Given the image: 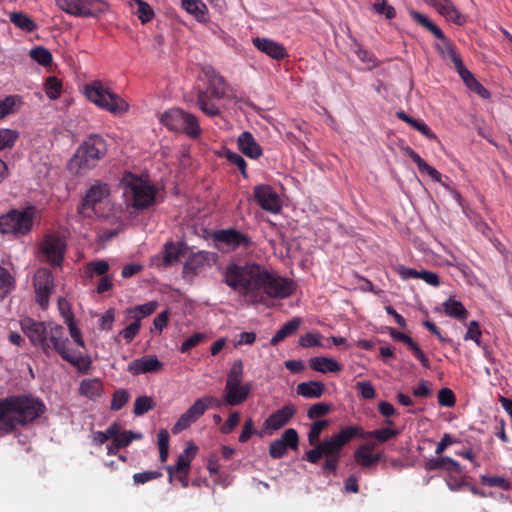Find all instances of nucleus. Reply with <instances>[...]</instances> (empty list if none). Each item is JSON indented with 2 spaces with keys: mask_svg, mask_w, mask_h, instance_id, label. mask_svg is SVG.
Listing matches in <instances>:
<instances>
[{
  "mask_svg": "<svg viewBox=\"0 0 512 512\" xmlns=\"http://www.w3.org/2000/svg\"><path fill=\"white\" fill-rule=\"evenodd\" d=\"M223 282L252 305L267 304L269 298L284 299L295 291L293 280L283 278L257 263L228 265Z\"/></svg>",
  "mask_w": 512,
  "mask_h": 512,
  "instance_id": "f257e3e1",
  "label": "nucleus"
},
{
  "mask_svg": "<svg viewBox=\"0 0 512 512\" xmlns=\"http://www.w3.org/2000/svg\"><path fill=\"white\" fill-rule=\"evenodd\" d=\"M45 411L44 404L31 396L18 395L0 399V430L11 432L37 419Z\"/></svg>",
  "mask_w": 512,
  "mask_h": 512,
  "instance_id": "f03ea898",
  "label": "nucleus"
},
{
  "mask_svg": "<svg viewBox=\"0 0 512 512\" xmlns=\"http://www.w3.org/2000/svg\"><path fill=\"white\" fill-rule=\"evenodd\" d=\"M106 153L104 138L99 134H91L77 148L69 162V170L76 175H84L95 168Z\"/></svg>",
  "mask_w": 512,
  "mask_h": 512,
  "instance_id": "7ed1b4c3",
  "label": "nucleus"
},
{
  "mask_svg": "<svg viewBox=\"0 0 512 512\" xmlns=\"http://www.w3.org/2000/svg\"><path fill=\"white\" fill-rule=\"evenodd\" d=\"M361 431L358 426H347L337 434L319 442L313 449L307 451L303 460L316 464L322 457H340V451L348 442Z\"/></svg>",
  "mask_w": 512,
  "mask_h": 512,
  "instance_id": "20e7f679",
  "label": "nucleus"
},
{
  "mask_svg": "<svg viewBox=\"0 0 512 512\" xmlns=\"http://www.w3.org/2000/svg\"><path fill=\"white\" fill-rule=\"evenodd\" d=\"M84 95L97 107L109 113L121 116L129 110V104L118 94L110 91L100 80L84 86Z\"/></svg>",
  "mask_w": 512,
  "mask_h": 512,
  "instance_id": "39448f33",
  "label": "nucleus"
},
{
  "mask_svg": "<svg viewBox=\"0 0 512 512\" xmlns=\"http://www.w3.org/2000/svg\"><path fill=\"white\" fill-rule=\"evenodd\" d=\"M48 342L63 360L72 364L79 372H88L91 366L90 357L68 348L69 340L61 325H49Z\"/></svg>",
  "mask_w": 512,
  "mask_h": 512,
  "instance_id": "423d86ee",
  "label": "nucleus"
},
{
  "mask_svg": "<svg viewBox=\"0 0 512 512\" xmlns=\"http://www.w3.org/2000/svg\"><path fill=\"white\" fill-rule=\"evenodd\" d=\"M244 367L242 360L233 362L228 371L223 391L224 403L228 406H238L244 403L249 397L251 384H242Z\"/></svg>",
  "mask_w": 512,
  "mask_h": 512,
  "instance_id": "0eeeda50",
  "label": "nucleus"
},
{
  "mask_svg": "<svg viewBox=\"0 0 512 512\" xmlns=\"http://www.w3.org/2000/svg\"><path fill=\"white\" fill-rule=\"evenodd\" d=\"M160 122L171 132L183 133L194 139L201 135L198 118L181 108H171L165 111L160 116Z\"/></svg>",
  "mask_w": 512,
  "mask_h": 512,
  "instance_id": "6e6552de",
  "label": "nucleus"
},
{
  "mask_svg": "<svg viewBox=\"0 0 512 512\" xmlns=\"http://www.w3.org/2000/svg\"><path fill=\"white\" fill-rule=\"evenodd\" d=\"M35 207L27 206L22 210L12 209L0 216V231L2 234L26 235L33 227Z\"/></svg>",
  "mask_w": 512,
  "mask_h": 512,
  "instance_id": "1a4fd4ad",
  "label": "nucleus"
},
{
  "mask_svg": "<svg viewBox=\"0 0 512 512\" xmlns=\"http://www.w3.org/2000/svg\"><path fill=\"white\" fill-rule=\"evenodd\" d=\"M410 16L440 40V42L436 44V48L443 58L450 59L453 64L461 59L453 43L444 35L443 31L432 20L415 10L410 11Z\"/></svg>",
  "mask_w": 512,
  "mask_h": 512,
  "instance_id": "9d476101",
  "label": "nucleus"
},
{
  "mask_svg": "<svg viewBox=\"0 0 512 512\" xmlns=\"http://www.w3.org/2000/svg\"><path fill=\"white\" fill-rule=\"evenodd\" d=\"M64 12L78 17H97L109 10L104 0H56Z\"/></svg>",
  "mask_w": 512,
  "mask_h": 512,
  "instance_id": "9b49d317",
  "label": "nucleus"
},
{
  "mask_svg": "<svg viewBox=\"0 0 512 512\" xmlns=\"http://www.w3.org/2000/svg\"><path fill=\"white\" fill-rule=\"evenodd\" d=\"M219 407L221 402L218 398L204 396L195 400V402L183 413L172 427V432L177 434L187 429L192 423L196 422L210 407Z\"/></svg>",
  "mask_w": 512,
  "mask_h": 512,
  "instance_id": "f8f14e48",
  "label": "nucleus"
},
{
  "mask_svg": "<svg viewBox=\"0 0 512 512\" xmlns=\"http://www.w3.org/2000/svg\"><path fill=\"white\" fill-rule=\"evenodd\" d=\"M110 195L108 184L96 181L85 193L81 204L77 208L78 214L84 218H91L95 215V206L101 203Z\"/></svg>",
  "mask_w": 512,
  "mask_h": 512,
  "instance_id": "ddd939ff",
  "label": "nucleus"
},
{
  "mask_svg": "<svg viewBox=\"0 0 512 512\" xmlns=\"http://www.w3.org/2000/svg\"><path fill=\"white\" fill-rule=\"evenodd\" d=\"M21 329L28 337L31 344L40 347L44 353H48L51 346L48 342L49 329L44 322L35 321L32 318H24L21 322Z\"/></svg>",
  "mask_w": 512,
  "mask_h": 512,
  "instance_id": "4468645a",
  "label": "nucleus"
},
{
  "mask_svg": "<svg viewBox=\"0 0 512 512\" xmlns=\"http://www.w3.org/2000/svg\"><path fill=\"white\" fill-rule=\"evenodd\" d=\"M40 254L53 266H60L64 259L65 243L61 237L48 234L39 244Z\"/></svg>",
  "mask_w": 512,
  "mask_h": 512,
  "instance_id": "2eb2a0df",
  "label": "nucleus"
},
{
  "mask_svg": "<svg viewBox=\"0 0 512 512\" xmlns=\"http://www.w3.org/2000/svg\"><path fill=\"white\" fill-rule=\"evenodd\" d=\"M202 73L207 80L208 95L214 99H228L231 97L232 89L225 78L220 75L212 66L202 67Z\"/></svg>",
  "mask_w": 512,
  "mask_h": 512,
  "instance_id": "dca6fc26",
  "label": "nucleus"
},
{
  "mask_svg": "<svg viewBox=\"0 0 512 512\" xmlns=\"http://www.w3.org/2000/svg\"><path fill=\"white\" fill-rule=\"evenodd\" d=\"M36 301L41 308L46 309L49 304V297L54 291V278L48 269H40L34 277Z\"/></svg>",
  "mask_w": 512,
  "mask_h": 512,
  "instance_id": "f3484780",
  "label": "nucleus"
},
{
  "mask_svg": "<svg viewBox=\"0 0 512 512\" xmlns=\"http://www.w3.org/2000/svg\"><path fill=\"white\" fill-rule=\"evenodd\" d=\"M254 197L263 210L273 214L280 212L282 207L280 197L270 185L255 186Z\"/></svg>",
  "mask_w": 512,
  "mask_h": 512,
  "instance_id": "a211bd4d",
  "label": "nucleus"
},
{
  "mask_svg": "<svg viewBox=\"0 0 512 512\" xmlns=\"http://www.w3.org/2000/svg\"><path fill=\"white\" fill-rule=\"evenodd\" d=\"M298 444V432L294 428H289L283 432L279 439L270 444L269 455L274 459H280L287 453L288 448L296 450Z\"/></svg>",
  "mask_w": 512,
  "mask_h": 512,
  "instance_id": "6ab92c4d",
  "label": "nucleus"
},
{
  "mask_svg": "<svg viewBox=\"0 0 512 512\" xmlns=\"http://www.w3.org/2000/svg\"><path fill=\"white\" fill-rule=\"evenodd\" d=\"M132 196L133 206L136 209H145L155 201L154 189L141 180H134L128 185Z\"/></svg>",
  "mask_w": 512,
  "mask_h": 512,
  "instance_id": "aec40b11",
  "label": "nucleus"
},
{
  "mask_svg": "<svg viewBox=\"0 0 512 512\" xmlns=\"http://www.w3.org/2000/svg\"><path fill=\"white\" fill-rule=\"evenodd\" d=\"M164 367L155 355L143 356L137 358L128 364L127 370L132 375H140L145 373H158Z\"/></svg>",
  "mask_w": 512,
  "mask_h": 512,
  "instance_id": "412c9836",
  "label": "nucleus"
},
{
  "mask_svg": "<svg viewBox=\"0 0 512 512\" xmlns=\"http://www.w3.org/2000/svg\"><path fill=\"white\" fill-rule=\"evenodd\" d=\"M296 412L297 408L294 404H286L279 410L269 415V417L264 422V426L266 429L273 431L279 430L294 417Z\"/></svg>",
  "mask_w": 512,
  "mask_h": 512,
  "instance_id": "4be33fe9",
  "label": "nucleus"
},
{
  "mask_svg": "<svg viewBox=\"0 0 512 512\" xmlns=\"http://www.w3.org/2000/svg\"><path fill=\"white\" fill-rule=\"evenodd\" d=\"M214 239L218 242L225 243L232 249L239 247L248 248L252 245L251 239L246 234H243L235 229L217 231L214 234Z\"/></svg>",
  "mask_w": 512,
  "mask_h": 512,
  "instance_id": "5701e85b",
  "label": "nucleus"
},
{
  "mask_svg": "<svg viewBox=\"0 0 512 512\" xmlns=\"http://www.w3.org/2000/svg\"><path fill=\"white\" fill-rule=\"evenodd\" d=\"M252 42L259 51L265 53L272 59L282 60L288 56L286 48L274 40L256 37L253 38Z\"/></svg>",
  "mask_w": 512,
  "mask_h": 512,
  "instance_id": "b1692460",
  "label": "nucleus"
},
{
  "mask_svg": "<svg viewBox=\"0 0 512 512\" xmlns=\"http://www.w3.org/2000/svg\"><path fill=\"white\" fill-rule=\"evenodd\" d=\"M211 254L206 251L192 253L183 265V275L194 277L198 272L208 264Z\"/></svg>",
  "mask_w": 512,
  "mask_h": 512,
  "instance_id": "393cba45",
  "label": "nucleus"
},
{
  "mask_svg": "<svg viewBox=\"0 0 512 512\" xmlns=\"http://www.w3.org/2000/svg\"><path fill=\"white\" fill-rule=\"evenodd\" d=\"M187 251L188 246L185 242H167L163 249V266L167 267L177 263Z\"/></svg>",
  "mask_w": 512,
  "mask_h": 512,
  "instance_id": "a878e982",
  "label": "nucleus"
},
{
  "mask_svg": "<svg viewBox=\"0 0 512 512\" xmlns=\"http://www.w3.org/2000/svg\"><path fill=\"white\" fill-rule=\"evenodd\" d=\"M239 150L249 158L257 159L262 155V148L250 132H243L238 137Z\"/></svg>",
  "mask_w": 512,
  "mask_h": 512,
  "instance_id": "bb28decb",
  "label": "nucleus"
},
{
  "mask_svg": "<svg viewBox=\"0 0 512 512\" xmlns=\"http://www.w3.org/2000/svg\"><path fill=\"white\" fill-rule=\"evenodd\" d=\"M405 152L406 155L417 165L420 173L427 174L435 182H441V173L424 161L418 153L410 147H406Z\"/></svg>",
  "mask_w": 512,
  "mask_h": 512,
  "instance_id": "cd10ccee",
  "label": "nucleus"
},
{
  "mask_svg": "<svg viewBox=\"0 0 512 512\" xmlns=\"http://www.w3.org/2000/svg\"><path fill=\"white\" fill-rule=\"evenodd\" d=\"M325 389V384L321 381H308L299 383L296 391L298 395L304 398L315 399L321 397Z\"/></svg>",
  "mask_w": 512,
  "mask_h": 512,
  "instance_id": "c85d7f7f",
  "label": "nucleus"
},
{
  "mask_svg": "<svg viewBox=\"0 0 512 512\" xmlns=\"http://www.w3.org/2000/svg\"><path fill=\"white\" fill-rule=\"evenodd\" d=\"M104 391L103 384L100 379H84L79 386V393L90 400H96Z\"/></svg>",
  "mask_w": 512,
  "mask_h": 512,
  "instance_id": "c756f323",
  "label": "nucleus"
},
{
  "mask_svg": "<svg viewBox=\"0 0 512 512\" xmlns=\"http://www.w3.org/2000/svg\"><path fill=\"white\" fill-rule=\"evenodd\" d=\"M309 366L312 370L320 373H334L341 370V365L336 360L324 356L310 358Z\"/></svg>",
  "mask_w": 512,
  "mask_h": 512,
  "instance_id": "7c9ffc66",
  "label": "nucleus"
},
{
  "mask_svg": "<svg viewBox=\"0 0 512 512\" xmlns=\"http://www.w3.org/2000/svg\"><path fill=\"white\" fill-rule=\"evenodd\" d=\"M437 11L456 25L462 26L467 22V17L455 7L451 0H444V3H442V6Z\"/></svg>",
  "mask_w": 512,
  "mask_h": 512,
  "instance_id": "2f4dec72",
  "label": "nucleus"
},
{
  "mask_svg": "<svg viewBox=\"0 0 512 512\" xmlns=\"http://www.w3.org/2000/svg\"><path fill=\"white\" fill-rule=\"evenodd\" d=\"M210 97L208 91H204L203 89L198 90L196 97L197 106L209 117L219 116L221 114L220 108L215 105Z\"/></svg>",
  "mask_w": 512,
  "mask_h": 512,
  "instance_id": "473e14b6",
  "label": "nucleus"
},
{
  "mask_svg": "<svg viewBox=\"0 0 512 512\" xmlns=\"http://www.w3.org/2000/svg\"><path fill=\"white\" fill-rule=\"evenodd\" d=\"M129 5L142 24H146L153 19L154 11L147 2L143 0H131Z\"/></svg>",
  "mask_w": 512,
  "mask_h": 512,
  "instance_id": "72a5a7b5",
  "label": "nucleus"
},
{
  "mask_svg": "<svg viewBox=\"0 0 512 512\" xmlns=\"http://www.w3.org/2000/svg\"><path fill=\"white\" fill-rule=\"evenodd\" d=\"M301 325L300 318H293L290 321L286 322L271 338L270 344L272 346L277 345L281 341H283L286 337L294 334Z\"/></svg>",
  "mask_w": 512,
  "mask_h": 512,
  "instance_id": "f704fd0d",
  "label": "nucleus"
},
{
  "mask_svg": "<svg viewBox=\"0 0 512 512\" xmlns=\"http://www.w3.org/2000/svg\"><path fill=\"white\" fill-rule=\"evenodd\" d=\"M444 312L453 318L464 320L468 316V311L464 305L453 298H449L443 303Z\"/></svg>",
  "mask_w": 512,
  "mask_h": 512,
  "instance_id": "c9c22d12",
  "label": "nucleus"
},
{
  "mask_svg": "<svg viewBox=\"0 0 512 512\" xmlns=\"http://www.w3.org/2000/svg\"><path fill=\"white\" fill-rule=\"evenodd\" d=\"M197 452V447L192 443L178 456L176 461V472H188L190 468V464L195 457Z\"/></svg>",
  "mask_w": 512,
  "mask_h": 512,
  "instance_id": "e433bc0d",
  "label": "nucleus"
},
{
  "mask_svg": "<svg viewBox=\"0 0 512 512\" xmlns=\"http://www.w3.org/2000/svg\"><path fill=\"white\" fill-rule=\"evenodd\" d=\"M182 7L199 21L206 20L207 7L202 0H182Z\"/></svg>",
  "mask_w": 512,
  "mask_h": 512,
  "instance_id": "4c0bfd02",
  "label": "nucleus"
},
{
  "mask_svg": "<svg viewBox=\"0 0 512 512\" xmlns=\"http://www.w3.org/2000/svg\"><path fill=\"white\" fill-rule=\"evenodd\" d=\"M10 21L18 28L25 32H33L36 30V23L26 14L22 12H12L10 14Z\"/></svg>",
  "mask_w": 512,
  "mask_h": 512,
  "instance_id": "58836bf2",
  "label": "nucleus"
},
{
  "mask_svg": "<svg viewBox=\"0 0 512 512\" xmlns=\"http://www.w3.org/2000/svg\"><path fill=\"white\" fill-rule=\"evenodd\" d=\"M21 104L19 96L9 95L0 100V120L6 116L16 112L17 107Z\"/></svg>",
  "mask_w": 512,
  "mask_h": 512,
  "instance_id": "ea45409f",
  "label": "nucleus"
},
{
  "mask_svg": "<svg viewBox=\"0 0 512 512\" xmlns=\"http://www.w3.org/2000/svg\"><path fill=\"white\" fill-rule=\"evenodd\" d=\"M398 433H399L398 430L382 428V429L369 431L366 433H363L361 430L357 436H359L361 438H375L377 441L383 443V442H386L387 440L397 436Z\"/></svg>",
  "mask_w": 512,
  "mask_h": 512,
  "instance_id": "a19ab883",
  "label": "nucleus"
},
{
  "mask_svg": "<svg viewBox=\"0 0 512 512\" xmlns=\"http://www.w3.org/2000/svg\"><path fill=\"white\" fill-rule=\"evenodd\" d=\"M156 403L150 396H139L135 399L133 413L135 416H142L155 407Z\"/></svg>",
  "mask_w": 512,
  "mask_h": 512,
  "instance_id": "79ce46f5",
  "label": "nucleus"
},
{
  "mask_svg": "<svg viewBox=\"0 0 512 512\" xmlns=\"http://www.w3.org/2000/svg\"><path fill=\"white\" fill-rule=\"evenodd\" d=\"M44 90L49 99L56 100L61 95L62 83L57 77L49 76L44 83Z\"/></svg>",
  "mask_w": 512,
  "mask_h": 512,
  "instance_id": "37998d69",
  "label": "nucleus"
},
{
  "mask_svg": "<svg viewBox=\"0 0 512 512\" xmlns=\"http://www.w3.org/2000/svg\"><path fill=\"white\" fill-rule=\"evenodd\" d=\"M19 138V131L16 129L0 128V151L12 148Z\"/></svg>",
  "mask_w": 512,
  "mask_h": 512,
  "instance_id": "c03bdc74",
  "label": "nucleus"
},
{
  "mask_svg": "<svg viewBox=\"0 0 512 512\" xmlns=\"http://www.w3.org/2000/svg\"><path fill=\"white\" fill-rule=\"evenodd\" d=\"M31 58L41 66H48L52 63L51 52L42 47L38 46L30 50Z\"/></svg>",
  "mask_w": 512,
  "mask_h": 512,
  "instance_id": "a18cd8bd",
  "label": "nucleus"
},
{
  "mask_svg": "<svg viewBox=\"0 0 512 512\" xmlns=\"http://www.w3.org/2000/svg\"><path fill=\"white\" fill-rule=\"evenodd\" d=\"M156 308L157 302L151 301L143 305H139L132 309H129L128 313L133 314L134 320L138 318L140 322L141 318L151 315L156 310Z\"/></svg>",
  "mask_w": 512,
  "mask_h": 512,
  "instance_id": "49530a36",
  "label": "nucleus"
},
{
  "mask_svg": "<svg viewBox=\"0 0 512 512\" xmlns=\"http://www.w3.org/2000/svg\"><path fill=\"white\" fill-rule=\"evenodd\" d=\"M375 13L385 15L386 19H393L396 16V10L387 0H375L372 5Z\"/></svg>",
  "mask_w": 512,
  "mask_h": 512,
  "instance_id": "de8ad7c7",
  "label": "nucleus"
},
{
  "mask_svg": "<svg viewBox=\"0 0 512 512\" xmlns=\"http://www.w3.org/2000/svg\"><path fill=\"white\" fill-rule=\"evenodd\" d=\"M129 401V393L126 389H118L113 393L110 409L118 411Z\"/></svg>",
  "mask_w": 512,
  "mask_h": 512,
  "instance_id": "09e8293b",
  "label": "nucleus"
},
{
  "mask_svg": "<svg viewBox=\"0 0 512 512\" xmlns=\"http://www.w3.org/2000/svg\"><path fill=\"white\" fill-rule=\"evenodd\" d=\"M332 410V406L325 402H318L310 406L307 411V417L309 419H315L324 415H327Z\"/></svg>",
  "mask_w": 512,
  "mask_h": 512,
  "instance_id": "8fccbe9b",
  "label": "nucleus"
},
{
  "mask_svg": "<svg viewBox=\"0 0 512 512\" xmlns=\"http://www.w3.org/2000/svg\"><path fill=\"white\" fill-rule=\"evenodd\" d=\"M327 425V420H318L311 424L308 432V441L310 445H314L318 442L321 432Z\"/></svg>",
  "mask_w": 512,
  "mask_h": 512,
  "instance_id": "3c124183",
  "label": "nucleus"
},
{
  "mask_svg": "<svg viewBox=\"0 0 512 512\" xmlns=\"http://www.w3.org/2000/svg\"><path fill=\"white\" fill-rule=\"evenodd\" d=\"M141 433H135L131 430L123 431L118 433L115 437V441L118 443V446L122 448L127 447L133 440L141 439Z\"/></svg>",
  "mask_w": 512,
  "mask_h": 512,
  "instance_id": "603ef678",
  "label": "nucleus"
},
{
  "mask_svg": "<svg viewBox=\"0 0 512 512\" xmlns=\"http://www.w3.org/2000/svg\"><path fill=\"white\" fill-rule=\"evenodd\" d=\"M162 476V473L157 470L144 471L140 473H135L133 475V482L135 485H141L146 482L158 479Z\"/></svg>",
  "mask_w": 512,
  "mask_h": 512,
  "instance_id": "864d4df0",
  "label": "nucleus"
},
{
  "mask_svg": "<svg viewBox=\"0 0 512 512\" xmlns=\"http://www.w3.org/2000/svg\"><path fill=\"white\" fill-rule=\"evenodd\" d=\"M13 287V278L9 271L0 266V292L6 295Z\"/></svg>",
  "mask_w": 512,
  "mask_h": 512,
  "instance_id": "5fc2aeb1",
  "label": "nucleus"
},
{
  "mask_svg": "<svg viewBox=\"0 0 512 512\" xmlns=\"http://www.w3.org/2000/svg\"><path fill=\"white\" fill-rule=\"evenodd\" d=\"M438 403L444 407H453L456 403V398L453 391L449 388H442L438 392Z\"/></svg>",
  "mask_w": 512,
  "mask_h": 512,
  "instance_id": "6e6d98bb",
  "label": "nucleus"
},
{
  "mask_svg": "<svg viewBox=\"0 0 512 512\" xmlns=\"http://www.w3.org/2000/svg\"><path fill=\"white\" fill-rule=\"evenodd\" d=\"M141 327V323L139 322V319L137 318L132 322L130 325L125 327L123 330L120 331L119 335L122 336L127 343L131 342L135 336L139 333Z\"/></svg>",
  "mask_w": 512,
  "mask_h": 512,
  "instance_id": "4d7b16f0",
  "label": "nucleus"
},
{
  "mask_svg": "<svg viewBox=\"0 0 512 512\" xmlns=\"http://www.w3.org/2000/svg\"><path fill=\"white\" fill-rule=\"evenodd\" d=\"M109 269V264L105 260L90 262L86 266L87 273L91 276L93 274L104 275Z\"/></svg>",
  "mask_w": 512,
  "mask_h": 512,
  "instance_id": "13d9d810",
  "label": "nucleus"
},
{
  "mask_svg": "<svg viewBox=\"0 0 512 512\" xmlns=\"http://www.w3.org/2000/svg\"><path fill=\"white\" fill-rule=\"evenodd\" d=\"M226 158L231 164H233L239 168L243 177H245V178L247 177L246 161L240 154H238L236 152H232V151H227Z\"/></svg>",
  "mask_w": 512,
  "mask_h": 512,
  "instance_id": "bf43d9fd",
  "label": "nucleus"
},
{
  "mask_svg": "<svg viewBox=\"0 0 512 512\" xmlns=\"http://www.w3.org/2000/svg\"><path fill=\"white\" fill-rule=\"evenodd\" d=\"M205 339V335L203 333H195L189 338H187L180 347V351L182 353H186L192 348L196 347L199 343H201Z\"/></svg>",
  "mask_w": 512,
  "mask_h": 512,
  "instance_id": "052dcab7",
  "label": "nucleus"
},
{
  "mask_svg": "<svg viewBox=\"0 0 512 512\" xmlns=\"http://www.w3.org/2000/svg\"><path fill=\"white\" fill-rule=\"evenodd\" d=\"M481 482H482V484L487 485L489 487H500L503 489L509 488V482L503 477H498V476L491 477V476L484 475L481 477Z\"/></svg>",
  "mask_w": 512,
  "mask_h": 512,
  "instance_id": "680f3d73",
  "label": "nucleus"
},
{
  "mask_svg": "<svg viewBox=\"0 0 512 512\" xmlns=\"http://www.w3.org/2000/svg\"><path fill=\"white\" fill-rule=\"evenodd\" d=\"M356 388L364 399H373L376 396V391L369 381L357 382Z\"/></svg>",
  "mask_w": 512,
  "mask_h": 512,
  "instance_id": "e2e57ef3",
  "label": "nucleus"
},
{
  "mask_svg": "<svg viewBox=\"0 0 512 512\" xmlns=\"http://www.w3.org/2000/svg\"><path fill=\"white\" fill-rule=\"evenodd\" d=\"M355 462L363 468H368L373 465V458L371 453L364 452L356 449L354 452Z\"/></svg>",
  "mask_w": 512,
  "mask_h": 512,
  "instance_id": "0e129e2a",
  "label": "nucleus"
},
{
  "mask_svg": "<svg viewBox=\"0 0 512 512\" xmlns=\"http://www.w3.org/2000/svg\"><path fill=\"white\" fill-rule=\"evenodd\" d=\"M481 331L479 329V324L477 321L473 320L469 323L468 329L465 333V340H473L478 345L480 344Z\"/></svg>",
  "mask_w": 512,
  "mask_h": 512,
  "instance_id": "69168bd1",
  "label": "nucleus"
},
{
  "mask_svg": "<svg viewBox=\"0 0 512 512\" xmlns=\"http://www.w3.org/2000/svg\"><path fill=\"white\" fill-rule=\"evenodd\" d=\"M320 335L315 333H306L299 338V345L302 347L321 346Z\"/></svg>",
  "mask_w": 512,
  "mask_h": 512,
  "instance_id": "338daca9",
  "label": "nucleus"
},
{
  "mask_svg": "<svg viewBox=\"0 0 512 512\" xmlns=\"http://www.w3.org/2000/svg\"><path fill=\"white\" fill-rule=\"evenodd\" d=\"M240 420V414L238 412H232L227 421L221 426L220 431L223 434H229L231 433L235 427L238 425Z\"/></svg>",
  "mask_w": 512,
  "mask_h": 512,
  "instance_id": "774afa93",
  "label": "nucleus"
}]
</instances>
